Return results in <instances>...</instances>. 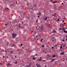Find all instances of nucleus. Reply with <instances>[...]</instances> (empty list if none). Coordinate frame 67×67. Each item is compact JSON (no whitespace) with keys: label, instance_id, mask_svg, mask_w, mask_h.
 Listing matches in <instances>:
<instances>
[{"label":"nucleus","instance_id":"nucleus-1","mask_svg":"<svg viewBox=\"0 0 67 67\" xmlns=\"http://www.w3.org/2000/svg\"><path fill=\"white\" fill-rule=\"evenodd\" d=\"M13 35V38H14L15 37H16L17 36V35L14 33L12 34Z\"/></svg>","mask_w":67,"mask_h":67},{"label":"nucleus","instance_id":"nucleus-2","mask_svg":"<svg viewBox=\"0 0 67 67\" xmlns=\"http://www.w3.org/2000/svg\"><path fill=\"white\" fill-rule=\"evenodd\" d=\"M34 8V7H33L32 8H31V7H29V8H27V9L28 10H29V9H31V10H33V8Z\"/></svg>","mask_w":67,"mask_h":67},{"label":"nucleus","instance_id":"nucleus-3","mask_svg":"<svg viewBox=\"0 0 67 67\" xmlns=\"http://www.w3.org/2000/svg\"><path fill=\"white\" fill-rule=\"evenodd\" d=\"M48 24V25L49 26V27H51L52 26V25H51V24H49L48 23L47 24Z\"/></svg>","mask_w":67,"mask_h":67},{"label":"nucleus","instance_id":"nucleus-4","mask_svg":"<svg viewBox=\"0 0 67 67\" xmlns=\"http://www.w3.org/2000/svg\"><path fill=\"white\" fill-rule=\"evenodd\" d=\"M40 30V31H43V27L42 26H41Z\"/></svg>","mask_w":67,"mask_h":67},{"label":"nucleus","instance_id":"nucleus-5","mask_svg":"<svg viewBox=\"0 0 67 67\" xmlns=\"http://www.w3.org/2000/svg\"><path fill=\"white\" fill-rule=\"evenodd\" d=\"M13 46L14 47H17L16 46H15V44H13L12 46V47H13Z\"/></svg>","mask_w":67,"mask_h":67},{"label":"nucleus","instance_id":"nucleus-6","mask_svg":"<svg viewBox=\"0 0 67 67\" xmlns=\"http://www.w3.org/2000/svg\"><path fill=\"white\" fill-rule=\"evenodd\" d=\"M56 31L55 30H53L52 32V33H56Z\"/></svg>","mask_w":67,"mask_h":67},{"label":"nucleus","instance_id":"nucleus-7","mask_svg":"<svg viewBox=\"0 0 67 67\" xmlns=\"http://www.w3.org/2000/svg\"><path fill=\"white\" fill-rule=\"evenodd\" d=\"M62 30H63L64 31V30H65V28H62Z\"/></svg>","mask_w":67,"mask_h":67},{"label":"nucleus","instance_id":"nucleus-8","mask_svg":"<svg viewBox=\"0 0 67 67\" xmlns=\"http://www.w3.org/2000/svg\"><path fill=\"white\" fill-rule=\"evenodd\" d=\"M18 27H19V28H21V26H20V25H19L18 26Z\"/></svg>","mask_w":67,"mask_h":67},{"label":"nucleus","instance_id":"nucleus-9","mask_svg":"<svg viewBox=\"0 0 67 67\" xmlns=\"http://www.w3.org/2000/svg\"><path fill=\"white\" fill-rule=\"evenodd\" d=\"M38 14H39L40 15H41V12H40L38 13V14H37V15H38Z\"/></svg>","mask_w":67,"mask_h":67},{"label":"nucleus","instance_id":"nucleus-10","mask_svg":"<svg viewBox=\"0 0 67 67\" xmlns=\"http://www.w3.org/2000/svg\"><path fill=\"white\" fill-rule=\"evenodd\" d=\"M64 33H67V31H66L65 30H64Z\"/></svg>","mask_w":67,"mask_h":67},{"label":"nucleus","instance_id":"nucleus-11","mask_svg":"<svg viewBox=\"0 0 67 67\" xmlns=\"http://www.w3.org/2000/svg\"><path fill=\"white\" fill-rule=\"evenodd\" d=\"M64 52H63V53H61V55H63V54H64Z\"/></svg>","mask_w":67,"mask_h":67},{"label":"nucleus","instance_id":"nucleus-12","mask_svg":"<svg viewBox=\"0 0 67 67\" xmlns=\"http://www.w3.org/2000/svg\"><path fill=\"white\" fill-rule=\"evenodd\" d=\"M36 65H37V66L38 67H41V65H37V64H36Z\"/></svg>","mask_w":67,"mask_h":67},{"label":"nucleus","instance_id":"nucleus-13","mask_svg":"<svg viewBox=\"0 0 67 67\" xmlns=\"http://www.w3.org/2000/svg\"><path fill=\"white\" fill-rule=\"evenodd\" d=\"M53 57H55L56 56H55V55H54L53 56Z\"/></svg>","mask_w":67,"mask_h":67},{"label":"nucleus","instance_id":"nucleus-14","mask_svg":"<svg viewBox=\"0 0 67 67\" xmlns=\"http://www.w3.org/2000/svg\"><path fill=\"white\" fill-rule=\"evenodd\" d=\"M47 17H46L45 19V20H47Z\"/></svg>","mask_w":67,"mask_h":67},{"label":"nucleus","instance_id":"nucleus-15","mask_svg":"<svg viewBox=\"0 0 67 67\" xmlns=\"http://www.w3.org/2000/svg\"><path fill=\"white\" fill-rule=\"evenodd\" d=\"M50 1L52 2H53V1L52 0H50Z\"/></svg>","mask_w":67,"mask_h":67},{"label":"nucleus","instance_id":"nucleus-16","mask_svg":"<svg viewBox=\"0 0 67 67\" xmlns=\"http://www.w3.org/2000/svg\"><path fill=\"white\" fill-rule=\"evenodd\" d=\"M42 40H43V39H42L41 40V41L42 42Z\"/></svg>","mask_w":67,"mask_h":67},{"label":"nucleus","instance_id":"nucleus-17","mask_svg":"<svg viewBox=\"0 0 67 67\" xmlns=\"http://www.w3.org/2000/svg\"><path fill=\"white\" fill-rule=\"evenodd\" d=\"M42 60V59H40L39 60H38V61H41Z\"/></svg>","mask_w":67,"mask_h":67},{"label":"nucleus","instance_id":"nucleus-18","mask_svg":"<svg viewBox=\"0 0 67 67\" xmlns=\"http://www.w3.org/2000/svg\"><path fill=\"white\" fill-rule=\"evenodd\" d=\"M52 61H54L55 60V59H52Z\"/></svg>","mask_w":67,"mask_h":67},{"label":"nucleus","instance_id":"nucleus-19","mask_svg":"<svg viewBox=\"0 0 67 67\" xmlns=\"http://www.w3.org/2000/svg\"><path fill=\"white\" fill-rule=\"evenodd\" d=\"M33 59L35 60V59L34 58V57H33Z\"/></svg>","mask_w":67,"mask_h":67},{"label":"nucleus","instance_id":"nucleus-20","mask_svg":"<svg viewBox=\"0 0 67 67\" xmlns=\"http://www.w3.org/2000/svg\"><path fill=\"white\" fill-rule=\"evenodd\" d=\"M36 7V5H35L34 6V7Z\"/></svg>","mask_w":67,"mask_h":67},{"label":"nucleus","instance_id":"nucleus-21","mask_svg":"<svg viewBox=\"0 0 67 67\" xmlns=\"http://www.w3.org/2000/svg\"><path fill=\"white\" fill-rule=\"evenodd\" d=\"M42 46L43 47H44V45H43Z\"/></svg>","mask_w":67,"mask_h":67},{"label":"nucleus","instance_id":"nucleus-22","mask_svg":"<svg viewBox=\"0 0 67 67\" xmlns=\"http://www.w3.org/2000/svg\"><path fill=\"white\" fill-rule=\"evenodd\" d=\"M62 46H61L60 47V49H62Z\"/></svg>","mask_w":67,"mask_h":67},{"label":"nucleus","instance_id":"nucleus-23","mask_svg":"<svg viewBox=\"0 0 67 67\" xmlns=\"http://www.w3.org/2000/svg\"><path fill=\"white\" fill-rule=\"evenodd\" d=\"M40 36H41V37H42V36H43V35H41Z\"/></svg>","mask_w":67,"mask_h":67},{"label":"nucleus","instance_id":"nucleus-24","mask_svg":"<svg viewBox=\"0 0 67 67\" xmlns=\"http://www.w3.org/2000/svg\"><path fill=\"white\" fill-rule=\"evenodd\" d=\"M57 20L58 21H59V19H58Z\"/></svg>","mask_w":67,"mask_h":67},{"label":"nucleus","instance_id":"nucleus-25","mask_svg":"<svg viewBox=\"0 0 67 67\" xmlns=\"http://www.w3.org/2000/svg\"><path fill=\"white\" fill-rule=\"evenodd\" d=\"M52 49H54V47H52Z\"/></svg>","mask_w":67,"mask_h":67},{"label":"nucleus","instance_id":"nucleus-26","mask_svg":"<svg viewBox=\"0 0 67 67\" xmlns=\"http://www.w3.org/2000/svg\"><path fill=\"white\" fill-rule=\"evenodd\" d=\"M36 38H35V39H34L35 41V40H36Z\"/></svg>","mask_w":67,"mask_h":67},{"label":"nucleus","instance_id":"nucleus-27","mask_svg":"<svg viewBox=\"0 0 67 67\" xmlns=\"http://www.w3.org/2000/svg\"><path fill=\"white\" fill-rule=\"evenodd\" d=\"M10 52H11V53H13V52L12 51H11Z\"/></svg>","mask_w":67,"mask_h":67},{"label":"nucleus","instance_id":"nucleus-28","mask_svg":"<svg viewBox=\"0 0 67 67\" xmlns=\"http://www.w3.org/2000/svg\"><path fill=\"white\" fill-rule=\"evenodd\" d=\"M6 9H7V10H9V8H6Z\"/></svg>","mask_w":67,"mask_h":67},{"label":"nucleus","instance_id":"nucleus-29","mask_svg":"<svg viewBox=\"0 0 67 67\" xmlns=\"http://www.w3.org/2000/svg\"><path fill=\"white\" fill-rule=\"evenodd\" d=\"M59 29L60 30H62V29H61L60 28Z\"/></svg>","mask_w":67,"mask_h":67},{"label":"nucleus","instance_id":"nucleus-30","mask_svg":"<svg viewBox=\"0 0 67 67\" xmlns=\"http://www.w3.org/2000/svg\"><path fill=\"white\" fill-rule=\"evenodd\" d=\"M62 41H63V42H64V41H65V40H62Z\"/></svg>","mask_w":67,"mask_h":67},{"label":"nucleus","instance_id":"nucleus-31","mask_svg":"<svg viewBox=\"0 0 67 67\" xmlns=\"http://www.w3.org/2000/svg\"><path fill=\"white\" fill-rule=\"evenodd\" d=\"M20 45H21V46H22L23 45V44H20Z\"/></svg>","mask_w":67,"mask_h":67},{"label":"nucleus","instance_id":"nucleus-32","mask_svg":"<svg viewBox=\"0 0 67 67\" xmlns=\"http://www.w3.org/2000/svg\"><path fill=\"white\" fill-rule=\"evenodd\" d=\"M11 25V24H10V26H12V25Z\"/></svg>","mask_w":67,"mask_h":67},{"label":"nucleus","instance_id":"nucleus-33","mask_svg":"<svg viewBox=\"0 0 67 67\" xmlns=\"http://www.w3.org/2000/svg\"><path fill=\"white\" fill-rule=\"evenodd\" d=\"M15 64H16V63H17V62H15Z\"/></svg>","mask_w":67,"mask_h":67},{"label":"nucleus","instance_id":"nucleus-34","mask_svg":"<svg viewBox=\"0 0 67 67\" xmlns=\"http://www.w3.org/2000/svg\"><path fill=\"white\" fill-rule=\"evenodd\" d=\"M55 46L56 47H57V45H55Z\"/></svg>","mask_w":67,"mask_h":67},{"label":"nucleus","instance_id":"nucleus-35","mask_svg":"<svg viewBox=\"0 0 67 67\" xmlns=\"http://www.w3.org/2000/svg\"><path fill=\"white\" fill-rule=\"evenodd\" d=\"M53 16H54L55 15V14L52 15Z\"/></svg>","mask_w":67,"mask_h":67},{"label":"nucleus","instance_id":"nucleus-36","mask_svg":"<svg viewBox=\"0 0 67 67\" xmlns=\"http://www.w3.org/2000/svg\"><path fill=\"white\" fill-rule=\"evenodd\" d=\"M46 53H47L45 51L44 52V53H45L46 54Z\"/></svg>","mask_w":67,"mask_h":67},{"label":"nucleus","instance_id":"nucleus-37","mask_svg":"<svg viewBox=\"0 0 67 67\" xmlns=\"http://www.w3.org/2000/svg\"><path fill=\"white\" fill-rule=\"evenodd\" d=\"M38 18H40V16L39 15H38Z\"/></svg>","mask_w":67,"mask_h":67},{"label":"nucleus","instance_id":"nucleus-38","mask_svg":"<svg viewBox=\"0 0 67 67\" xmlns=\"http://www.w3.org/2000/svg\"><path fill=\"white\" fill-rule=\"evenodd\" d=\"M0 64L1 65H2V64L1 63H0Z\"/></svg>","mask_w":67,"mask_h":67},{"label":"nucleus","instance_id":"nucleus-39","mask_svg":"<svg viewBox=\"0 0 67 67\" xmlns=\"http://www.w3.org/2000/svg\"><path fill=\"white\" fill-rule=\"evenodd\" d=\"M65 47V45H64L63 46V47Z\"/></svg>","mask_w":67,"mask_h":67},{"label":"nucleus","instance_id":"nucleus-40","mask_svg":"<svg viewBox=\"0 0 67 67\" xmlns=\"http://www.w3.org/2000/svg\"><path fill=\"white\" fill-rule=\"evenodd\" d=\"M53 2V3H55V2Z\"/></svg>","mask_w":67,"mask_h":67},{"label":"nucleus","instance_id":"nucleus-41","mask_svg":"<svg viewBox=\"0 0 67 67\" xmlns=\"http://www.w3.org/2000/svg\"><path fill=\"white\" fill-rule=\"evenodd\" d=\"M17 51H20V49H18L17 50Z\"/></svg>","mask_w":67,"mask_h":67},{"label":"nucleus","instance_id":"nucleus-42","mask_svg":"<svg viewBox=\"0 0 67 67\" xmlns=\"http://www.w3.org/2000/svg\"><path fill=\"white\" fill-rule=\"evenodd\" d=\"M66 24V23H64V24Z\"/></svg>","mask_w":67,"mask_h":67},{"label":"nucleus","instance_id":"nucleus-43","mask_svg":"<svg viewBox=\"0 0 67 67\" xmlns=\"http://www.w3.org/2000/svg\"><path fill=\"white\" fill-rule=\"evenodd\" d=\"M35 56H36V55H37V54H35Z\"/></svg>","mask_w":67,"mask_h":67},{"label":"nucleus","instance_id":"nucleus-44","mask_svg":"<svg viewBox=\"0 0 67 67\" xmlns=\"http://www.w3.org/2000/svg\"><path fill=\"white\" fill-rule=\"evenodd\" d=\"M8 56H7V58H8Z\"/></svg>","mask_w":67,"mask_h":67},{"label":"nucleus","instance_id":"nucleus-45","mask_svg":"<svg viewBox=\"0 0 67 67\" xmlns=\"http://www.w3.org/2000/svg\"><path fill=\"white\" fill-rule=\"evenodd\" d=\"M15 58H17V57H16V56H15Z\"/></svg>","mask_w":67,"mask_h":67},{"label":"nucleus","instance_id":"nucleus-46","mask_svg":"<svg viewBox=\"0 0 67 67\" xmlns=\"http://www.w3.org/2000/svg\"><path fill=\"white\" fill-rule=\"evenodd\" d=\"M5 57L4 56L3 57V58H4V57Z\"/></svg>","mask_w":67,"mask_h":67},{"label":"nucleus","instance_id":"nucleus-47","mask_svg":"<svg viewBox=\"0 0 67 67\" xmlns=\"http://www.w3.org/2000/svg\"><path fill=\"white\" fill-rule=\"evenodd\" d=\"M9 63H8V65H9Z\"/></svg>","mask_w":67,"mask_h":67},{"label":"nucleus","instance_id":"nucleus-48","mask_svg":"<svg viewBox=\"0 0 67 67\" xmlns=\"http://www.w3.org/2000/svg\"><path fill=\"white\" fill-rule=\"evenodd\" d=\"M55 2H57V1H56Z\"/></svg>","mask_w":67,"mask_h":67},{"label":"nucleus","instance_id":"nucleus-49","mask_svg":"<svg viewBox=\"0 0 67 67\" xmlns=\"http://www.w3.org/2000/svg\"><path fill=\"white\" fill-rule=\"evenodd\" d=\"M63 22H64V20H63Z\"/></svg>","mask_w":67,"mask_h":67},{"label":"nucleus","instance_id":"nucleus-50","mask_svg":"<svg viewBox=\"0 0 67 67\" xmlns=\"http://www.w3.org/2000/svg\"><path fill=\"white\" fill-rule=\"evenodd\" d=\"M34 31H31V32H33Z\"/></svg>","mask_w":67,"mask_h":67},{"label":"nucleus","instance_id":"nucleus-51","mask_svg":"<svg viewBox=\"0 0 67 67\" xmlns=\"http://www.w3.org/2000/svg\"><path fill=\"white\" fill-rule=\"evenodd\" d=\"M22 48H23V49H24V47H22Z\"/></svg>","mask_w":67,"mask_h":67},{"label":"nucleus","instance_id":"nucleus-52","mask_svg":"<svg viewBox=\"0 0 67 67\" xmlns=\"http://www.w3.org/2000/svg\"><path fill=\"white\" fill-rule=\"evenodd\" d=\"M63 62H65V60H63Z\"/></svg>","mask_w":67,"mask_h":67},{"label":"nucleus","instance_id":"nucleus-53","mask_svg":"<svg viewBox=\"0 0 67 67\" xmlns=\"http://www.w3.org/2000/svg\"><path fill=\"white\" fill-rule=\"evenodd\" d=\"M40 58V59H42V57H41Z\"/></svg>","mask_w":67,"mask_h":67},{"label":"nucleus","instance_id":"nucleus-54","mask_svg":"<svg viewBox=\"0 0 67 67\" xmlns=\"http://www.w3.org/2000/svg\"><path fill=\"white\" fill-rule=\"evenodd\" d=\"M62 4H64V3H62Z\"/></svg>","mask_w":67,"mask_h":67},{"label":"nucleus","instance_id":"nucleus-55","mask_svg":"<svg viewBox=\"0 0 67 67\" xmlns=\"http://www.w3.org/2000/svg\"><path fill=\"white\" fill-rule=\"evenodd\" d=\"M5 25L7 26V24H5Z\"/></svg>","mask_w":67,"mask_h":67},{"label":"nucleus","instance_id":"nucleus-56","mask_svg":"<svg viewBox=\"0 0 67 67\" xmlns=\"http://www.w3.org/2000/svg\"><path fill=\"white\" fill-rule=\"evenodd\" d=\"M47 56H49V55H47Z\"/></svg>","mask_w":67,"mask_h":67},{"label":"nucleus","instance_id":"nucleus-57","mask_svg":"<svg viewBox=\"0 0 67 67\" xmlns=\"http://www.w3.org/2000/svg\"><path fill=\"white\" fill-rule=\"evenodd\" d=\"M22 23L23 24V22H22Z\"/></svg>","mask_w":67,"mask_h":67},{"label":"nucleus","instance_id":"nucleus-58","mask_svg":"<svg viewBox=\"0 0 67 67\" xmlns=\"http://www.w3.org/2000/svg\"><path fill=\"white\" fill-rule=\"evenodd\" d=\"M36 23H37V21H36Z\"/></svg>","mask_w":67,"mask_h":67},{"label":"nucleus","instance_id":"nucleus-59","mask_svg":"<svg viewBox=\"0 0 67 67\" xmlns=\"http://www.w3.org/2000/svg\"><path fill=\"white\" fill-rule=\"evenodd\" d=\"M24 7V6H23V7Z\"/></svg>","mask_w":67,"mask_h":67},{"label":"nucleus","instance_id":"nucleus-60","mask_svg":"<svg viewBox=\"0 0 67 67\" xmlns=\"http://www.w3.org/2000/svg\"><path fill=\"white\" fill-rule=\"evenodd\" d=\"M9 65H12V64H10Z\"/></svg>","mask_w":67,"mask_h":67},{"label":"nucleus","instance_id":"nucleus-61","mask_svg":"<svg viewBox=\"0 0 67 67\" xmlns=\"http://www.w3.org/2000/svg\"><path fill=\"white\" fill-rule=\"evenodd\" d=\"M43 52H44V50H43Z\"/></svg>","mask_w":67,"mask_h":67},{"label":"nucleus","instance_id":"nucleus-62","mask_svg":"<svg viewBox=\"0 0 67 67\" xmlns=\"http://www.w3.org/2000/svg\"><path fill=\"white\" fill-rule=\"evenodd\" d=\"M45 67H46V65H45Z\"/></svg>","mask_w":67,"mask_h":67},{"label":"nucleus","instance_id":"nucleus-63","mask_svg":"<svg viewBox=\"0 0 67 67\" xmlns=\"http://www.w3.org/2000/svg\"><path fill=\"white\" fill-rule=\"evenodd\" d=\"M6 52H7V51H5V53H6Z\"/></svg>","mask_w":67,"mask_h":67},{"label":"nucleus","instance_id":"nucleus-64","mask_svg":"<svg viewBox=\"0 0 67 67\" xmlns=\"http://www.w3.org/2000/svg\"><path fill=\"white\" fill-rule=\"evenodd\" d=\"M53 41H54V40H52V41L53 42Z\"/></svg>","mask_w":67,"mask_h":67}]
</instances>
